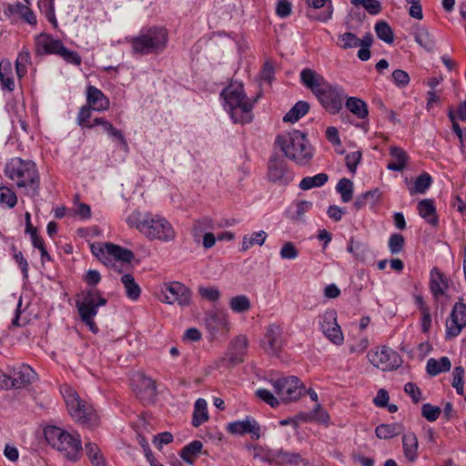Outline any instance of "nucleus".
Returning <instances> with one entry per match:
<instances>
[{"label":"nucleus","instance_id":"45","mask_svg":"<svg viewBox=\"0 0 466 466\" xmlns=\"http://www.w3.org/2000/svg\"><path fill=\"white\" fill-rule=\"evenodd\" d=\"M336 190L340 194L342 202L348 203L352 199L353 183L348 178H341L336 186Z\"/></svg>","mask_w":466,"mask_h":466},{"label":"nucleus","instance_id":"61","mask_svg":"<svg viewBox=\"0 0 466 466\" xmlns=\"http://www.w3.org/2000/svg\"><path fill=\"white\" fill-rule=\"evenodd\" d=\"M392 78H393L394 83L398 86H402V87L406 86L410 82V76H409L408 73L403 70H400V69H397V70L393 71Z\"/></svg>","mask_w":466,"mask_h":466},{"label":"nucleus","instance_id":"33","mask_svg":"<svg viewBox=\"0 0 466 466\" xmlns=\"http://www.w3.org/2000/svg\"><path fill=\"white\" fill-rule=\"evenodd\" d=\"M346 107L360 119H364L368 116V106L360 98L354 96L349 97L346 100Z\"/></svg>","mask_w":466,"mask_h":466},{"label":"nucleus","instance_id":"48","mask_svg":"<svg viewBox=\"0 0 466 466\" xmlns=\"http://www.w3.org/2000/svg\"><path fill=\"white\" fill-rule=\"evenodd\" d=\"M230 309L237 313H242L249 310L250 300L245 295L233 297L229 301Z\"/></svg>","mask_w":466,"mask_h":466},{"label":"nucleus","instance_id":"8","mask_svg":"<svg viewBox=\"0 0 466 466\" xmlns=\"http://www.w3.org/2000/svg\"><path fill=\"white\" fill-rule=\"evenodd\" d=\"M68 413L81 426L94 428L99 425L100 418L92 405L82 400L77 392L70 386L61 388Z\"/></svg>","mask_w":466,"mask_h":466},{"label":"nucleus","instance_id":"60","mask_svg":"<svg viewBox=\"0 0 466 466\" xmlns=\"http://www.w3.org/2000/svg\"><path fill=\"white\" fill-rule=\"evenodd\" d=\"M404 391L412 399L415 403H418L421 400V391L419 387L412 383L408 382L404 386Z\"/></svg>","mask_w":466,"mask_h":466},{"label":"nucleus","instance_id":"37","mask_svg":"<svg viewBox=\"0 0 466 466\" xmlns=\"http://www.w3.org/2000/svg\"><path fill=\"white\" fill-rule=\"evenodd\" d=\"M268 234L264 230H259L258 232H254L252 234H247L243 237L242 242H241V251H247L254 245H259L262 246L266 239H267Z\"/></svg>","mask_w":466,"mask_h":466},{"label":"nucleus","instance_id":"52","mask_svg":"<svg viewBox=\"0 0 466 466\" xmlns=\"http://www.w3.org/2000/svg\"><path fill=\"white\" fill-rule=\"evenodd\" d=\"M405 244L404 237L401 234L395 233L390 237L389 249L392 255L399 254L403 249Z\"/></svg>","mask_w":466,"mask_h":466},{"label":"nucleus","instance_id":"31","mask_svg":"<svg viewBox=\"0 0 466 466\" xmlns=\"http://www.w3.org/2000/svg\"><path fill=\"white\" fill-rule=\"evenodd\" d=\"M451 368V364L448 357H441L439 360L431 358L428 360L426 365L427 372L431 376L449 371Z\"/></svg>","mask_w":466,"mask_h":466},{"label":"nucleus","instance_id":"16","mask_svg":"<svg viewBox=\"0 0 466 466\" xmlns=\"http://www.w3.org/2000/svg\"><path fill=\"white\" fill-rule=\"evenodd\" d=\"M248 345V340L246 336H237L230 341L222 362L228 366H236L242 363L247 355Z\"/></svg>","mask_w":466,"mask_h":466},{"label":"nucleus","instance_id":"62","mask_svg":"<svg viewBox=\"0 0 466 466\" xmlns=\"http://www.w3.org/2000/svg\"><path fill=\"white\" fill-rule=\"evenodd\" d=\"M276 13L280 17H287L291 14V3L289 0H278Z\"/></svg>","mask_w":466,"mask_h":466},{"label":"nucleus","instance_id":"55","mask_svg":"<svg viewBox=\"0 0 466 466\" xmlns=\"http://www.w3.org/2000/svg\"><path fill=\"white\" fill-rule=\"evenodd\" d=\"M256 395L272 408L278 407L280 402L279 398L275 397L270 390L266 389H258L256 391Z\"/></svg>","mask_w":466,"mask_h":466},{"label":"nucleus","instance_id":"6","mask_svg":"<svg viewBox=\"0 0 466 466\" xmlns=\"http://www.w3.org/2000/svg\"><path fill=\"white\" fill-rule=\"evenodd\" d=\"M275 142L284 155L298 165L308 164L313 157L311 145L306 135L299 130L279 135Z\"/></svg>","mask_w":466,"mask_h":466},{"label":"nucleus","instance_id":"17","mask_svg":"<svg viewBox=\"0 0 466 466\" xmlns=\"http://www.w3.org/2000/svg\"><path fill=\"white\" fill-rule=\"evenodd\" d=\"M268 178L270 182L279 185H288L293 180L294 175L287 167L284 159L273 157L269 159L268 165Z\"/></svg>","mask_w":466,"mask_h":466},{"label":"nucleus","instance_id":"63","mask_svg":"<svg viewBox=\"0 0 466 466\" xmlns=\"http://www.w3.org/2000/svg\"><path fill=\"white\" fill-rule=\"evenodd\" d=\"M363 8L370 15H376L381 12V4L379 0H366Z\"/></svg>","mask_w":466,"mask_h":466},{"label":"nucleus","instance_id":"47","mask_svg":"<svg viewBox=\"0 0 466 466\" xmlns=\"http://www.w3.org/2000/svg\"><path fill=\"white\" fill-rule=\"evenodd\" d=\"M16 203L15 193L8 187H0V206L12 208Z\"/></svg>","mask_w":466,"mask_h":466},{"label":"nucleus","instance_id":"34","mask_svg":"<svg viewBox=\"0 0 466 466\" xmlns=\"http://www.w3.org/2000/svg\"><path fill=\"white\" fill-rule=\"evenodd\" d=\"M208 420V404L204 399H198L194 405L192 424L195 427L200 426Z\"/></svg>","mask_w":466,"mask_h":466},{"label":"nucleus","instance_id":"44","mask_svg":"<svg viewBox=\"0 0 466 466\" xmlns=\"http://www.w3.org/2000/svg\"><path fill=\"white\" fill-rule=\"evenodd\" d=\"M377 36L387 44H392L394 41V33L390 25L385 21H379L375 25Z\"/></svg>","mask_w":466,"mask_h":466},{"label":"nucleus","instance_id":"25","mask_svg":"<svg viewBox=\"0 0 466 466\" xmlns=\"http://www.w3.org/2000/svg\"><path fill=\"white\" fill-rule=\"evenodd\" d=\"M15 388H22L31 383L35 379V372L28 365H19L12 370Z\"/></svg>","mask_w":466,"mask_h":466},{"label":"nucleus","instance_id":"39","mask_svg":"<svg viewBox=\"0 0 466 466\" xmlns=\"http://www.w3.org/2000/svg\"><path fill=\"white\" fill-rule=\"evenodd\" d=\"M313 207L312 202L308 200H299L293 204L289 210V218L296 221L303 219L304 215Z\"/></svg>","mask_w":466,"mask_h":466},{"label":"nucleus","instance_id":"12","mask_svg":"<svg viewBox=\"0 0 466 466\" xmlns=\"http://www.w3.org/2000/svg\"><path fill=\"white\" fill-rule=\"evenodd\" d=\"M319 325L325 338L336 346L344 342V335L337 321L335 309H328L319 316Z\"/></svg>","mask_w":466,"mask_h":466},{"label":"nucleus","instance_id":"2","mask_svg":"<svg viewBox=\"0 0 466 466\" xmlns=\"http://www.w3.org/2000/svg\"><path fill=\"white\" fill-rule=\"evenodd\" d=\"M126 221L130 228H136L151 241L170 242L176 238L173 226L159 214L135 210L128 215Z\"/></svg>","mask_w":466,"mask_h":466},{"label":"nucleus","instance_id":"28","mask_svg":"<svg viewBox=\"0 0 466 466\" xmlns=\"http://www.w3.org/2000/svg\"><path fill=\"white\" fill-rule=\"evenodd\" d=\"M402 447L405 458L409 461H415L418 458V439L415 433L407 432L402 437Z\"/></svg>","mask_w":466,"mask_h":466},{"label":"nucleus","instance_id":"24","mask_svg":"<svg viewBox=\"0 0 466 466\" xmlns=\"http://www.w3.org/2000/svg\"><path fill=\"white\" fill-rule=\"evenodd\" d=\"M5 14L8 16L18 15L24 19L26 23L32 25H36V16L34 12L29 8L28 5H23L21 3L8 4L5 7Z\"/></svg>","mask_w":466,"mask_h":466},{"label":"nucleus","instance_id":"35","mask_svg":"<svg viewBox=\"0 0 466 466\" xmlns=\"http://www.w3.org/2000/svg\"><path fill=\"white\" fill-rule=\"evenodd\" d=\"M309 110V103L305 101L297 102L291 109L284 116V122L295 123L304 116Z\"/></svg>","mask_w":466,"mask_h":466},{"label":"nucleus","instance_id":"4","mask_svg":"<svg viewBox=\"0 0 466 466\" xmlns=\"http://www.w3.org/2000/svg\"><path fill=\"white\" fill-rule=\"evenodd\" d=\"M225 109L236 124H248L253 120V107L257 99L247 96L241 85L232 84L223 90Z\"/></svg>","mask_w":466,"mask_h":466},{"label":"nucleus","instance_id":"13","mask_svg":"<svg viewBox=\"0 0 466 466\" xmlns=\"http://www.w3.org/2000/svg\"><path fill=\"white\" fill-rule=\"evenodd\" d=\"M368 359L373 366L381 370H395L401 364L400 356L387 346L371 350L368 353Z\"/></svg>","mask_w":466,"mask_h":466},{"label":"nucleus","instance_id":"29","mask_svg":"<svg viewBox=\"0 0 466 466\" xmlns=\"http://www.w3.org/2000/svg\"><path fill=\"white\" fill-rule=\"evenodd\" d=\"M0 83L3 89L13 91L15 89V81L13 78V66L9 60L0 62Z\"/></svg>","mask_w":466,"mask_h":466},{"label":"nucleus","instance_id":"46","mask_svg":"<svg viewBox=\"0 0 466 466\" xmlns=\"http://www.w3.org/2000/svg\"><path fill=\"white\" fill-rule=\"evenodd\" d=\"M85 450L94 466H105L104 457L96 444L88 442L85 445Z\"/></svg>","mask_w":466,"mask_h":466},{"label":"nucleus","instance_id":"1","mask_svg":"<svg viewBox=\"0 0 466 466\" xmlns=\"http://www.w3.org/2000/svg\"><path fill=\"white\" fill-rule=\"evenodd\" d=\"M300 80L329 113L335 115L341 110L345 98L342 86L328 82L323 76L310 68L300 72Z\"/></svg>","mask_w":466,"mask_h":466},{"label":"nucleus","instance_id":"3","mask_svg":"<svg viewBox=\"0 0 466 466\" xmlns=\"http://www.w3.org/2000/svg\"><path fill=\"white\" fill-rule=\"evenodd\" d=\"M5 174L25 195L30 198L38 196L40 177L33 161L12 158L5 165Z\"/></svg>","mask_w":466,"mask_h":466},{"label":"nucleus","instance_id":"54","mask_svg":"<svg viewBox=\"0 0 466 466\" xmlns=\"http://www.w3.org/2000/svg\"><path fill=\"white\" fill-rule=\"evenodd\" d=\"M279 255L282 259H295L299 256V250L294 243L288 241L281 247Z\"/></svg>","mask_w":466,"mask_h":466},{"label":"nucleus","instance_id":"53","mask_svg":"<svg viewBox=\"0 0 466 466\" xmlns=\"http://www.w3.org/2000/svg\"><path fill=\"white\" fill-rule=\"evenodd\" d=\"M441 410L438 406H433L430 403L423 404L421 407V415L429 421H435Z\"/></svg>","mask_w":466,"mask_h":466},{"label":"nucleus","instance_id":"11","mask_svg":"<svg viewBox=\"0 0 466 466\" xmlns=\"http://www.w3.org/2000/svg\"><path fill=\"white\" fill-rule=\"evenodd\" d=\"M279 400L284 403L298 400L304 394V385L295 376L281 377L269 380Z\"/></svg>","mask_w":466,"mask_h":466},{"label":"nucleus","instance_id":"20","mask_svg":"<svg viewBox=\"0 0 466 466\" xmlns=\"http://www.w3.org/2000/svg\"><path fill=\"white\" fill-rule=\"evenodd\" d=\"M62 41L55 39L50 35L41 33L35 37V52L38 56L57 55Z\"/></svg>","mask_w":466,"mask_h":466},{"label":"nucleus","instance_id":"19","mask_svg":"<svg viewBox=\"0 0 466 466\" xmlns=\"http://www.w3.org/2000/svg\"><path fill=\"white\" fill-rule=\"evenodd\" d=\"M227 429L232 434L243 435L248 433L254 440L260 438L259 424L253 418L247 417L245 420L230 422Z\"/></svg>","mask_w":466,"mask_h":466},{"label":"nucleus","instance_id":"15","mask_svg":"<svg viewBox=\"0 0 466 466\" xmlns=\"http://www.w3.org/2000/svg\"><path fill=\"white\" fill-rule=\"evenodd\" d=\"M190 299V290L184 284L175 281L165 286L160 300L167 304L186 306L189 304Z\"/></svg>","mask_w":466,"mask_h":466},{"label":"nucleus","instance_id":"43","mask_svg":"<svg viewBox=\"0 0 466 466\" xmlns=\"http://www.w3.org/2000/svg\"><path fill=\"white\" fill-rule=\"evenodd\" d=\"M329 177L326 173H319L313 177H304L300 183L299 187L302 190H309L313 187H319L326 184Z\"/></svg>","mask_w":466,"mask_h":466},{"label":"nucleus","instance_id":"41","mask_svg":"<svg viewBox=\"0 0 466 466\" xmlns=\"http://www.w3.org/2000/svg\"><path fill=\"white\" fill-rule=\"evenodd\" d=\"M415 41L427 51H432L435 47V41L425 27L417 28Z\"/></svg>","mask_w":466,"mask_h":466},{"label":"nucleus","instance_id":"30","mask_svg":"<svg viewBox=\"0 0 466 466\" xmlns=\"http://www.w3.org/2000/svg\"><path fill=\"white\" fill-rule=\"evenodd\" d=\"M418 211L421 218H423L427 223L436 226L438 224V218L436 215V209L431 199H423L418 203Z\"/></svg>","mask_w":466,"mask_h":466},{"label":"nucleus","instance_id":"10","mask_svg":"<svg viewBox=\"0 0 466 466\" xmlns=\"http://www.w3.org/2000/svg\"><path fill=\"white\" fill-rule=\"evenodd\" d=\"M91 251L103 264L117 268V263H130L134 258L131 250L113 243L91 245Z\"/></svg>","mask_w":466,"mask_h":466},{"label":"nucleus","instance_id":"58","mask_svg":"<svg viewBox=\"0 0 466 466\" xmlns=\"http://www.w3.org/2000/svg\"><path fill=\"white\" fill-rule=\"evenodd\" d=\"M137 381L141 383L143 390L147 392L150 396L156 392L155 381L145 375L139 374L137 376Z\"/></svg>","mask_w":466,"mask_h":466},{"label":"nucleus","instance_id":"14","mask_svg":"<svg viewBox=\"0 0 466 466\" xmlns=\"http://www.w3.org/2000/svg\"><path fill=\"white\" fill-rule=\"evenodd\" d=\"M466 327V305L462 299L454 304L450 318L446 321V339H452L461 332Z\"/></svg>","mask_w":466,"mask_h":466},{"label":"nucleus","instance_id":"56","mask_svg":"<svg viewBox=\"0 0 466 466\" xmlns=\"http://www.w3.org/2000/svg\"><path fill=\"white\" fill-rule=\"evenodd\" d=\"M102 127L105 132H106L109 136L117 138L123 147L127 148V143L120 130L114 127L113 125L107 120L104 122Z\"/></svg>","mask_w":466,"mask_h":466},{"label":"nucleus","instance_id":"18","mask_svg":"<svg viewBox=\"0 0 466 466\" xmlns=\"http://www.w3.org/2000/svg\"><path fill=\"white\" fill-rule=\"evenodd\" d=\"M264 350L269 354L278 353L282 347V329L278 324H270L261 343Z\"/></svg>","mask_w":466,"mask_h":466},{"label":"nucleus","instance_id":"59","mask_svg":"<svg viewBox=\"0 0 466 466\" xmlns=\"http://www.w3.org/2000/svg\"><path fill=\"white\" fill-rule=\"evenodd\" d=\"M360 158L361 153L360 151H354L346 156V166L350 172L354 173L356 171L357 166L360 163Z\"/></svg>","mask_w":466,"mask_h":466},{"label":"nucleus","instance_id":"22","mask_svg":"<svg viewBox=\"0 0 466 466\" xmlns=\"http://www.w3.org/2000/svg\"><path fill=\"white\" fill-rule=\"evenodd\" d=\"M206 326L212 334H227L229 331L228 316L224 311H214L206 318Z\"/></svg>","mask_w":466,"mask_h":466},{"label":"nucleus","instance_id":"26","mask_svg":"<svg viewBox=\"0 0 466 466\" xmlns=\"http://www.w3.org/2000/svg\"><path fill=\"white\" fill-rule=\"evenodd\" d=\"M448 289V281L445 276L441 273L436 268L431 271L430 289L435 299H439L444 295L445 290Z\"/></svg>","mask_w":466,"mask_h":466},{"label":"nucleus","instance_id":"57","mask_svg":"<svg viewBox=\"0 0 466 466\" xmlns=\"http://www.w3.org/2000/svg\"><path fill=\"white\" fill-rule=\"evenodd\" d=\"M198 293L202 298L210 301H216L220 297L218 289L215 287H199Z\"/></svg>","mask_w":466,"mask_h":466},{"label":"nucleus","instance_id":"40","mask_svg":"<svg viewBox=\"0 0 466 466\" xmlns=\"http://www.w3.org/2000/svg\"><path fill=\"white\" fill-rule=\"evenodd\" d=\"M31 64V55L27 47L24 46L18 53L15 60V71L19 78L25 76L27 66Z\"/></svg>","mask_w":466,"mask_h":466},{"label":"nucleus","instance_id":"23","mask_svg":"<svg viewBox=\"0 0 466 466\" xmlns=\"http://www.w3.org/2000/svg\"><path fill=\"white\" fill-rule=\"evenodd\" d=\"M86 101L88 106L96 111H105L109 108L110 102L103 92L93 86H89L86 90Z\"/></svg>","mask_w":466,"mask_h":466},{"label":"nucleus","instance_id":"5","mask_svg":"<svg viewBox=\"0 0 466 466\" xmlns=\"http://www.w3.org/2000/svg\"><path fill=\"white\" fill-rule=\"evenodd\" d=\"M133 54L147 56L163 52L168 42L167 30L162 26H151L140 30L137 35L127 38Z\"/></svg>","mask_w":466,"mask_h":466},{"label":"nucleus","instance_id":"7","mask_svg":"<svg viewBox=\"0 0 466 466\" xmlns=\"http://www.w3.org/2000/svg\"><path fill=\"white\" fill-rule=\"evenodd\" d=\"M44 432L46 441L63 457L71 461L80 459L82 442L78 433L69 432L56 426H48Z\"/></svg>","mask_w":466,"mask_h":466},{"label":"nucleus","instance_id":"49","mask_svg":"<svg viewBox=\"0 0 466 466\" xmlns=\"http://www.w3.org/2000/svg\"><path fill=\"white\" fill-rule=\"evenodd\" d=\"M338 45L342 49L353 48L360 46V39L353 33L347 32L338 36Z\"/></svg>","mask_w":466,"mask_h":466},{"label":"nucleus","instance_id":"9","mask_svg":"<svg viewBox=\"0 0 466 466\" xmlns=\"http://www.w3.org/2000/svg\"><path fill=\"white\" fill-rule=\"evenodd\" d=\"M107 300L102 297L100 290L92 288L82 292L79 299L76 301V307L81 320L93 332L96 333L98 328L94 321L97 314V309L105 306Z\"/></svg>","mask_w":466,"mask_h":466},{"label":"nucleus","instance_id":"50","mask_svg":"<svg viewBox=\"0 0 466 466\" xmlns=\"http://www.w3.org/2000/svg\"><path fill=\"white\" fill-rule=\"evenodd\" d=\"M56 56L62 57L68 64H72L74 66L81 65L82 60L78 53L67 49L63 43Z\"/></svg>","mask_w":466,"mask_h":466},{"label":"nucleus","instance_id":"36","mask_svg":"<svg viewBox=\"0 0 466 466\" xmlns=\"http://www.w3.org/2000/svg\"><path fill=\"white\" fill-rule=\"evenodd\" d=\"M432 178L428 173H423L416 177L414 183L408 187L411 196L424 194L431 186Z\"/></svg>","mask_w":466,"mask_h":466},{"label":"nucleus","instance_id":"51","mask_svg":"<svg viewBox=\"0 0 466 466\" xmlns=\"http://www.w3.org/2000/svg\"><path fill=\"white\" fill-rule=\"evenodd\" d=\"M464 369L461 366L455 367L452 372V387L456 390L457 393L462 395L463 393V381Z\"/></svg>","mask_w":466,"mask_h":466},{"label":"nucleus","instance_id":"32","mask_svg":"<svg viewBox=\"0 0 466 466\" xmlns=\"http://www.w3.org/2000/svg\"><path fill=\"white\" fill-rule=\"evenodd\" d=\"M121 282L125 288L127 297L131 300H137L141 294L139 285L130 274H125L121 277Z\"/></svg>","mask_w":466,"mask_h":466},{"label":"nucleus","instance_id":"38","mask_svg":"<svg viewBox=\"0 0 466 466\" xmlns=\"http://www.w3.org/2000/svg\"><path fill=\"white\" fill-rule=\"evenodd\" d=\"M403 431L400 423L381 424L375 430L376 436L380 439H390Z\"/></svg>","mask_w":466,"mask_h":466},{"label":"nucleus","instance_id":"64","mask_svg":"<svg viewBox=\"0 0 466 466\" xmlns=\"http://www.w3.org/2000/svg\"><path fill=\"white\" fill-rule=\"evenodd\" d=\"M90 117H91V107L89 106H83L77 116V122L82 127H87V125L90 123Z\"/></svg>","mask_w":466,"mask_h":466},{"label":"nucleus","instance_id":"21","mask_svg":"<svg viewBox=\"0 0 466 466\" xmlns=\"http://www.w3.org/2000/svg\"><path fill=\"white\" fill-rule=\"evenodd\" d=\"M265 460L269 463L277 465H294L297 466L303 461L299 453L291 452L284 450L268 451L266 454Z\"/></svg>","mask_w":466,"mask_h":466},{"label":"nucleus","instance_id":"42","mask_svg":"<svg viewBox=\"0 0 466 466\" xmlns=\"http://www.w3.org/2000/svg\"><path fill=\"white\" fill-rule=\"evenodd\" d=\"M203 444L200 441H191L189 444L185 446L181 452L180 457L187 463L193 464L194 458L201 452Z\"/></svg>","mask_w":466,"mask_h":466},{"label":"nucleus","instance_id":"27","mask_svg":"<svg viewBox=\"0 0 466 466\" xmlns=\"http://www.w3.org/2000/svg\"><path fill=\"white\" fill-rule=\"evenodd\" d=\"M391 160L388 163L387 168L391 171H402L409 161V156L402 148L391 147L390 148Z\"/></svg>","mask_w":466,"mask_h":466}]
</instances>
